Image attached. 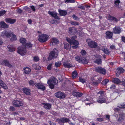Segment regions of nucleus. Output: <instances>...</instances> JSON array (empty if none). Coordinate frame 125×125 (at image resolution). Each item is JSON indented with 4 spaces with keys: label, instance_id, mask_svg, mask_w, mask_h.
Here are the masks:
<instances>
[{
    "label": "nucleus",
    "instance_id": "obj_1",
    "mask_svg": "<svg viewBox=\"0 0 125 125\" xmlns=\"http://www.w3.org/2000/svg\"><path fill=\"white\" fill-rule=\"evenodd\" d=\"M55 121L60 125H64V123H68L70 125H75V124L71 121L68 118L62 117L60 118H57L56 119Z\"/></svg>",
    "mask_w": 125,
    "mask_h": 125
},
{
    "label": "nucleus",
    "instance_id": "obj_2",
    "mask_svg": "<svg viewBox=\"0 0 125 125\" xmlns=\"http://www.w3.org/2000/svg\"><path fill=\"white\" fill-rule=\"evenodd\" d=\"M97 94L98 95H99L97 100L98 102L102 104L106 102V97L104 95V91L102 90L99 91L97 93Z\"/></svg>",
    "mask_w": 125,
    "mask_h": 125
},
{
    "label": "nucleus",
    "instance_id": "obj_3",
    "mask_svg": "<svg viewBox=\"0 0 125 125\" xmlns=\"http://www.w3.org/2000/svg\"><path fill=\"white\" fill-rule=\"evenodd\" d=\"M58 52L57 49L56 48L54 49L53 51L50 53L48 58V60H50L57 58L58 55Z\"/></svg>",
    "mask_w": 125,
    "mask_h": 125
},
{
    "label": "nucleus",
    "instance_id": "obj_4",
    "mask_svg": "<svg viewBox=\"0 0 125 125\" xmlns=\"http://www.w3.org/2000/svg\"><path fill=\"white\" fill-rule=\"evenodd\" d=\"M66 40L69 43L75 45V46H72L73 48L75 49L78 47L77 46L79 45V43L77 41L73 39H72V40H71L68 37L66 38Z\"/></svg>",
    "mask_w": 125,
    "mask_h": 125
},
{
    "label": "nucleus",
    "instance_id": "obj_5",
    "mask_svg": "<svg viewBox=\"0 0 125 125\" xmlns=\"http://www.w3.org/2000/svg\"><path fill=\"white\" fill-rule=\"evenodd\" d=\"M38 40L39 42H44L48 40L49 37L46 34L39 35L38 36Z\"/></svg>",
    "mask_w": 125,
    "mask_h": 125
},
{
    "label": "nucleus",
    "instance_id": "obj_6",
    "mask_svg": "<svg viewBox=\"0 0 125 125\" xmlns=\"http://www.w3.org/2000/svg\"><path fill=\"white\" fill-rule=\"evenodd\" d=\"M26 46L25 45H22L19 47L17 52L21 55H25L26 52Z\"/></svg>",
    "mask_w": 125,
    "mask_h": 125
},
{
    "label": "nucleus",
    "instance_id": "obj_7",
    "mask_svg": "<svg viewBox=\"0 0 125 125\" xmlns=\"http://www.w3.org/2000/svg\"><path fill=\"white\" fill-rule=\"evenodd\" d=\"M86 42L88 43L89 46L91 48H95L97 46V44L96 42L92 41L90 39H87Z\"/></svg>",
    "mask_w": 125,
    "mask_h": 125
},
{
    "label": "nucleus",
    "instance_id": "obj_8",
    "mask_svg": "<svg viewBox=\"0 0 125 125\" xmlns=\"http://www.w3.org/2000/svg\"><path fill=\"white\" fill-rule=\"evenodd\" d=\"M13 105L16 107L22 106L23 105V104L22 101L19 99L14 100L13 101Z\"/></svg>",
    "mask_w": 125,
    "mask_h": 125
},
{
    "label": "nucleus",
    "instance_id": "obj_9",
    "mask_svg": "<svg viewBox=\"0 0 125 125\" xmlns=\"http://www.w3.org/2000/svg\"><path fill=\"white\" fill-rule=\"evenodd\" d=\"M1 35L3 37H6L9 38L11 36V35H13V33L8 32L7 31L5 30L1 33Z\"/></svg>",
    "mask_w": 125,
    "mask_h": 125
},
{
    "label": "nucleus",
    "instance_id": "obj_10",
    "mask_svg": "<svg viewBox=\"0 0 125 125\" xmlns=\"http://www.w3.org/2000/svg\"><path fill=\"white\" fill-rule=\"evenodd\" d=\"M48 13L55 19L59 20L60 19L57 15V13L54 11H48Z\"/></svg>",
    "mask_w": 125,
    "mask_h": 125
},
{
    "label": "nucleus",
    "instance_id": "obj_11",
    "mask_svg": "<svg viewBox=\"0 0 125 125\" xmlns=\"http://www.w3.org/2000/svg\"><path fill=\"white\" fill-rule=\"evenodd\" d=\"M55 95L56 97L60 98H64L65 97L64 94L61 92H57L55 94Z\"/></svg>",
    "mask_w": 125,
    "mask_h": 125
},
{
    "label": "nucleus",
    "instance_id": "obj_12",
    "mask_svg": "<svg viewBox=\"0 0 125 125\" xmlns=\"http://www.w3.org/2000/svg\"><path fill=\"white\" fill-rule=\"evenodd\" d=\"M108 19L110 21H113L115 23L119 21V20L115 17L112 16L109 14L108 16Z\"/></svg>",
    "mask_w": 125,
    "mask_h": 125
},
{
    "label": "nucleus",
    "instance_id": "obj_13",
    "mask_svg": "<svg viewBox=\"0 0 125 125\" xmlns=\"http://www.w3.org/2000/svg\"><path fill=\"white\" fill-rule=\"evenodd\" d=\"M35 84V86L38 89H41L42 91H44L46 89L45 86L40 83H37Z\"/></svg>",
    "mask_w": 125,
    "mask_h": 125
},
{
    "label": "nucleus",
    "instance_id": "obj_14",
    "mask_svg": "<svg viewBox=\"0 0 125 125\" xmlns=\"http://www.w3.org/2000/svg\"><path fill=\"white\" fill-rule=\"evenodd\" d=\"M59 42V41L57 39L55 38H53L51 41V45L54 46L58 43Z\"/></svg>",
    "mask_w": 125,
    "mask_h": 125
},
{
    "label": "nucleus",
    "instance_id": "obj_15",
    "mask_svg": "<svg viewBox=\"0 0 125 125\" xmlns=\"http://www.w3.org/2000/svg\"><path fill=\"white\" fill-rule=\"evenodd\" d=\"M121 31V29L119 27L116 26L113 29V32L115 34L120 33Z\"/></svg>",
    "mask_w": 125,
    "mask_h": 125
},
{
    "label": "nucleus",
    "instance_id": "obj_16",
    "mask_svg": "<svg viewBox=\"0 0 125 125\" xmlns=\"http://www.w3.org/2000/svg\"><path fill=\"white\" fill-rule=\"evenodd\" d=\"M106 39H111L113 35V33L109 31H107L106 32Z\"/></svg>",
    "mask_w": 125,
    "mask_h": 125
},
{
    "label": "nucleus",
    "instance_id": "obj_17",
    "mask_svg": "<svg viewBox=\"0 0 125 125\" xmlns=\"http://www.w3.org/2000/svg\"><path fill=\"white\" fill-rule=\"evenodd\" d=\"M22 91L23 93L27 95H29L30 94V89L26 87L23 88Z\"/></svg>",
    "mask_w": 125,
    "mask_h": 125
},
{
    "label": "nucleus",
    "instance_id": "obj_18",
    "mask_svg": "<svg viewBox=\"0 0 125 125\" xmlns=\"http://www.w3.org/2000/svg\"><path fill=\"white\" fill-rule=\"evenodd\" d=\"M72 94L75 97H78L82 96L83 95V93H82L73 91L72 93Z\"/></svg>",
    "mask_w": 125,
    "mask_h": 125
},
{
    "label": "nucleus",
    "instance_id": "obj_19",
    "mask_svg": "<svg viewBox=\"0 0 125 125\" xmlns=\"http://www.w3.org/2000/svg\"><path fill=\"white\" fill-rule=\"evenodd\" d=\"M97 57L98 58H97L94 61L95 63H97V64H101V63L102 61L101 60V57L100 55H98Z\"/></svg>",
    "mask_w": 125,
    "mask_h": 125
},
{
    "label": "nucleus",
    "instance_id": "obj_20",
    "mask_svg": "<svg viewBox=\"0 0 125 125\" xmlns=\"http://www.w3.org/2000/svg\"><path fill=\"white\" fill-rule=\"evenodd\" d=\"M125 117V114H119V117L118 119V121L119 122H122L124 120Z\"/></svg>",
    "mask_w": 125,
    "mask_h": 125
},
{
    "label": "nucleus",
    "instance_id": "obj_21",
    "mask_svg": "<svg viewBox=\"0 0 125 125\" xmlns=\"http://www.w3.org/2000/svg\"><path fill=\"white\" fill-rule=\"evenodd\" d=\"M7 23L10 24H13L16 21L15 19H12L10 18H6L5 19Z\"/></svg>",
    "mask_w": 125,
    "mask_h": 125
},
{
    "label": "nucleus",
    "instance_id": "obj_22",
    "mask_svg": "<svg viewBox=\"0 0 125 125\" xmlns=\"http://www.w3.org/2000/svg\"><path fill=\"white\" fill-rule=\"evenodd\" d=\"M88 62L89 61L88 60L86 59L85 58L82 56L80 63L86 64H87Z\"/></svg>",
    "mask_w": 125,
    "mask_h": 125
},
{
    "label": "nucleus",
    "instance_id": "obj_23",
    "mask_svg": "<svg viewBox=\"0 0 125 125\" xmlns=\"http://www.w3.org/2000/svg\"><path fill=\"white\" fill-rule=\"evenodd\" d=\"M0 85L3 89H8L7 85L2 80H0Z\"/></svg>",
    "mask_w": 125,
    "mask_h": 125
},
{
    "label": "nucleus",
    "instance_id": "obj_24",
    "mask_svg": "<svg viewBox=\"0 0 125 125\" xmlns=\"http://www.w3.org/2000/svg\"><path fill=\"white\" fill-rule=\"evenodd\" d=\"M59 12L60 15L61 16H65L67 14V12L66 10H59Z\"/></svg>",
    "mask_w": 125,
    "mask_h": 125
},
{
    "label": "nucleus",
    "instance_id": "obj_25",
    "mask_svg": "<svg viewBox=\"0 0 125 125\" xmlns=\"http://www.w3.org/2000/svg\"><path fill=\"white\" fill-rule=\"evenodd\" d=\"M44 108L46 109H50L51 107V105L49 103H43Z\"/></svg>",
    "mask_w": 125,
    "mask_h": 125
},
{
    "label": "nucleus",
    "instance_id": "obj_26",
    "mask_svg": "<svg viewBox=\"0 0 125 125\" xmlns=\"http://www.w3.org/2000/svg\"><path fill=\"white\" fill-rule=\"evenodd\" d=\"M112 82L114 83L118 84L120 83L121 81L118 78H113Z\"/></svg>",
    "mask_w": 125,
    "mask_h": 125
},
{
    "label": "nucleus",
    "instance_id": "obj_27",
    "mask_svg": "<svg viewBox=\"0 0 125 125\" xmlns=\"http://www.w3.org/2000/svg\"><path fill=\"white\" fill-rule=\"evenodd\" d=\"M8 48L9 49V51L10 52H12L15 50L14 47L12 45H9Z\"/></svg>",
    "mask_w": 125,
    "mask_h": 125
},
{
    "label": "nucleus",
    "instance_id": "obj_28",
    "mask_svg": "<svg viewBox=\"0 0 125 125\" xmlns=\"http://www.w3.org/2000/svg\"><path fill=\"white\" fill-rule=\"evenodd\" d=\"M4 64L5 65L11 68L12 67V65L9 63V62L7 60H4L3 61Z\"/></svg>",
    "mask_w": 125,
    "mask_h": 125
},
{
    "label": "nucleus",
    "instance_id": "obj_29",
    "mask_svg": "<svg viewBox=\"0 0 125 125\" xmlns=\"http://www.w3.org/2000/svg\"><path fill=\"white\" fill-rule=\"evenodd\" d=\"M109 82L108 79H105L103 80L101 83L102 85L105 86L106 85L107 83Z\"/></svg>",
    "mask_w": 125,
    "mask_h": 125
},
{
    "label": "nucleus",
    "instance_id": "obj_30",
    "mask_svg": "<svg viewBox=\"0 0 125 125\" xmlns=\"http://www.w3.org/2000/svg\"><path fill=\"white\" fill-rule=\"evenodd\" d=\"M9 27V25L5 23L2 21L1 28H8Z\"/></svg>",
    "mask_w": 125,
    "mask_h": 125
},
{
    "label": "nucleus",
    "instance_id": "obj_31",
    "mask_svg": "<svg viewBox=\"0 0 125 125\" xmlns=\"http://www.w3.org/2000/svg\"><path fill=\"white\" fill-rule=\"evenodd\" d=\"M77 71H74L72 73V77L74 79L76 78L77 76Z\"/></svg>",
    "mask_w": 125,
    "mask_h": 125
},
{
    "label": "nucleus",
    "instance_id": "obj_32",
    "mask_svg": "<svg viewBox=\"0 0 125 125\" xmlns=\"http://www.w3.org/2000/svg\"><path fill=\"white\" fill-rule=\"evenodd\" d=\"M125 71H115L116 75L117 77H118L121 73H124Z\"/></svg>",
    "mask_w": 125,
    "mask_h": 125
},
{
    "label": "nucleus",
    "instance_id": "obj_33",
    "mask_svg": "<svg viewBox=\"0 0 125 125\" xmlns=\"http://www.w3.org/2000/svg\"><path fill=\"white\" fill-rule=\"evenodd\" d=\"M63 66L66 68H69L71 67L72 66V65L69 63H65L63 64Z\"/></svg>",
    "mask_w": 125,
    "mask_h": 125
},
{
    "label": "nucleus",
    "instance_id": "obj_34",
    "mask_svg": "<svg viewBox=\"0 0 125 125\" xmlns=\"http://www.w3.org/2000/svg\"><path fill=\"white\" fill-rule=\"evenodd\" d=\"M29 83L30 85L32 86L35 85V84L37 83H34L33 81L32 80H31L28 82Z\"/></svg>",
    "mask_w": 125,
    "mask_h": 125
},
{
    "label": "nucleus",
    "instance_id": "obj_35",
    "mask_svg": "<svg viewBox=\"0 0 125 125\" xmlns=\"http://www.w3.org/2000/svg\"><path fill=\"white\" fill-rule=\"evenodd\" d=\"M82 56H80V57L79 56H76L75 57V59L76 60L79 62L80 63L81 62V59Z\"/></svg>",
    "mask_w": 125,
    "mask_h": 125
},
{
    "label": "nucleus",
    "instance_id": "obj_36",
    "mask_svg": "<svg viewBox=\"0 0 125 125\" xmlns=\"http://www.w3.org/2000/svg\"><path fill=\"white\" fill-rule=\"evenodd\" d=\"M118 107L120 108H125V103L119 104Z\"/></svg>",
    "mask_w": 125,
    "mask_h": 125
},
{
    "label": "nucleus",
    "instance_id": "obj_37",
    "mask_svg": "<svg viewBox=\"0 0 125 125\" xmlns=\"http://www.w3.org/2000/svg\"><path fill=\"white\" fill-rule=\"evenodd\" d=\"M20 42L22 43H25L26 42V40L25 39L23 38H21L20 39Z\"/></svg>",
    "mask_w": 125,
    "mask_h": 125
},
{
    "label": "nucleus",
    "instance_id": "obj_38",
    "mask_svg": "<svg viewBox=\"0 0 125 125\" xmlns=\"http://www.w3.org/2000/svg\"><path fill=\"white\" fill-rule=\"evenodd\" d=\"M70 23L72 25H74L75 26L78 25L79 24V23L76 21H71Z\"/></svg>",
    "mask_w": 125,
    "mask_h": 125
},
{
    "label": "nucleus",
    "instance_id": "obj_39",
    "mask_svg": "<svg viewBox=\"0 0 125 125\" xmlns=\"http://www.w3.org/2000/svg\"><path fill=\"white\" fill-rule=\"evenodd\" d=\"M94 80H95V81H96L98 83L101 82V81L102 80V78H97V79H94Z\"/></svg>",
    "mask_w": 125,
    "mask_h": 125
},
{
    "label": "nucleus",
    "instance_id": "obj_40",
    "mask_svg": "<svg viewBox=\"0 0 125 125\" xmlns=\"http://www.w3.org/2000/svg\"><path fill=\"white\" fill-rule=\"evenodd\" d=\"M11 36H12V37H11L10 39V40L11 41H13L16 40L17 38L15 35H14L13 33V35H11Z\"/></svg>",
    "mask_w": 125,
    "mask_h": 125
},
{
    "label": "nucleus",
    "instance_id": "obj_41",
    "mask_svg": "<svg viewBox=\"0 0 125 125\" xmlns=\"http://www.w3.org/2000/svg\"><path fill=\"white\" fill-rule=\"evenodd\" d=\"M79 81L83 83H85V80L83 78H82L81 77H79Z\"/></svg>",
    "mask_w": 125,
    "mask_h": 125
},
{
    "label": "nucleus",
    "instance_id": "obj_42",
    "mask_svg": "<svg viewBox=\"0 0 125 125\" xmlns=\"http://www.w3.org/2000/svg\"><path fill=\"white\" fill-rule=\"evenodd\" d=\"M97 71L98 73L101 74H102L103 75H105L106 73V71Z\"/></svg>",
    "mask_w": 125,
    "mask_h": 125
},
{
    "label": "nucleus",
    "instance_id": "obj_43",
    "mask_svg": "<svg viewBox=\"0 0 125 125\" xmlns=\"http://www.w3.org/2000/svg\"><path fill=\"white\" fill-rule=\"evenodd\" d=\"M70 45L69 44L66 43H64V48L66 49H68Z\"/></svg>",
    "mask_w": 125,
    "mask_h": 125
},
{
    "label": "nucleus",
    "instance_id": "obj_44",
    "mask_svg": "<svg viewBox=\"0 0 125 125\" xmlns=\"http://www.w3.org/2000/svg\"><path fill=\"white\" fill-rule=\"evenodd\" d=\"M55 65L56 67H58L60 66L61 64L60 62H57L55 63Z\"/></svg>",
    "mask_w": 125,
    "mask_h": 125
},
{
    "label": "nucleus",
    "instance_id": "obj_45",
    "mask_svg": "<svg viewBox=\"0 0 125 125\" xmlns=\"http://www.w3.org/2000/svg\"><path fill=\"white\" fill-rule=\"evenodd\" d=\"M93 84L94 86H97L98 85V83L96 81H95V80H94V79L93 80Z\"/></svg>",
    "mask_w": 125,
    "mask_h": 125
},
{
    "label": "nucleus",
    "instance_id": "obj_46",
    "mask_svg": "<svg viewBox=\"0 0 125 125\" xmlns=\"http://www.w3.org/2000/svg\"><path fill=\"white\" fill-rule=\"evenodd\" d=\"M39 59L37 56H35L33 57V60L35 62H37L39 60Z\"/></svg>",
    "mask_w": 125,
    "mask_h": 125
},
{
    "label": "nucleus",
    "instance_id": "obj_47",
    "mask_svg": "<svg viewBox=\"0 0 125 125\" xmlns=\"http://www.w3.org/2000/svg\"><path fill=\"white\" fill-rule=\"evenodd\" d=\"M95 70H105L104 68H103L102 67H99L96 68V69Z\"/></svg>",
    "mask_w": 125,
    "mask_h": 125
},
{
    "label": "nucleus",
    "instance_id": "obj_48",
    "mask_svg": "<svg viewBox=\"0 0 125 125\" xmlns=\"http://www.w3.org/2000/svg\"><path fill=\"white\" fill-rule=\"evenodd\" d=\"M104 53H105L106 54H108L109 53V51L106 48H105V50H104Z\"/></svg>",
    "mask_w": 125,
    "mask_h": 125
},
{
    "label": "nucleus",
    "instance_id": "obj_49",
    "mask_svg": "<svg viewBox=\"0 0 125 125\" xmlns=\"http://www.w3.org/2000/svg\"><path fill=\"white\" fill-rule=\"evenodd\" d=\"M6 11L2 10L0 12V16H2L6 13Z\"/></svg>",
    "mask_w": 125,
    "mask_h": 125
},
{
    "label": "nucleus",
    "instance_id": "obj_50",
    "mask_svg": "<svg viewBox=\"0 0 125 125\" xmlns=\"http://www.w3.org/2000/svg\"><path fill=\"white\" fill-rule=\"evenodd\" d=\"M73 19L76 20H79V19L75 15L73 14Z\"/></svg>",
    "mask_w": 125,
    "mask_h": 125
},
{
    "label": "nucleus",
    "instance_id": "obj_51",
    "mask_svg": "<svg viewBox=\"0 0 125 125\" xmlns=\"http://www.w3.org/2000/svg\"><path fill=\"white\" fill-rule=\"evenodd\" d=\"M75 2L74 0H65V2L74 3Z\"/></svg>",
    "mask_w": 125,
    "mask_h": 125
},
{
    "label": "nucleus",
    "instance_id": "obj_52",
    "mask_svg": "<svg viewBox=\"0 0 125 125\" xmlns=\"http://www.w3.org/2000/svg\"><path fill=\"white\" fill-rule=\"evenodd\" d=\"M10 111H14L15 110L14 107L13 106H10L9 108Z\"/></svg>",
    "mask_w": 125,
    "mask_h": 125
},
{
    "label": "nucleus",
    "instance_id": "obj_53",
    "mask_svg": "<svg viewBox=\"0 0 125 125\" xmlns=\"http://www.w3.org/2000/svg\"><path fill=\"white\" fill-rule=\"evenodd\" d=\"M116 86L115 84H113L111 86L110 88L111 89H115V88Z\"/></svg>",
    "mask_w": 125,
    "mask_h": 125
},
{
    "label": "nucleus",
    "instance_id": "obj_54",
    "mask_svg": "<svg viewBox=\"0 0 125 125\" xmlns=\"http://www.w3.org/2000/svg\"><path fill=\"white\" fill-rule=\"evenodd\" d=\"M78 8H80L81 9L83 10H84L85 9V8L82 5L79 6L78 7Z\"/></svg>",
    "mask_w": 125,
    "mask_h": 125
},
{
    "label": "nucleus",
    "instance_id": "obj_55",
    "mask_svg": "<svg viewBox=\"0 0 125 125\" xmlns=\"http://www.w3.org/2000/svg\"><path fill=\"white\" fill-rule=\"evenodd\" d=\"M81 53L82 55H83L85 54L86 52L85 50H83L81 52Z\"/></svg>",
    "mask_w": 125,
    "mask_h": 125
},
{
    "label": "nucleus",
    "instance_id": "obj_56",
    "mask_svg": "<svg viewBox=\"0 0 125 125\" xmlns=\"http://www.w3.org/2000/svg\"><path fill=\"white\" fill-rule=\"evenodd\" d=\"M50 88L51 89H53L54 87V85L52 83L49 85Z\"/></svg>",
    "mask_w": 125,
    "mask_h": 125
},
{
    "label": "nucleus",
    "instance_id": "obj_57",
    "mask_svg": "<svg viewBox=\"0 0 125 125\" xmlns=\"http://www.w3.org/2000/svg\"><path fill=\"white\" fill-rule=\"evenodd\" d=\"M54 81H53L52 80H48V82H47V83H48V84L49 85L50 84L52 83V82L54 83Z\"/></svg>",
    "mask_w": 125,
    "mask_h": 125
},
{
    "label": "nucleus",
    "instance_id": "obj_58",
    "mask_svg": "<svg viewBox=\"0 0 125 125\" xmlns=\"http://www.w3.org/2000/svg\"><path fill=\"white\" fill-rule=\"evenodd\" d=\"M26 45L29 48L31 47L32 46V45L30 43H27L26 44Z\"/></svg>",
    "mask_w": 125,
    "mask_h": 125
},
{
    "label": "nucleus",
    "instance_id": "obj_59",
    "mask_svg": "<svg viewBox=\"0 0 125 125\" xmlns=\"http://www.w3.org/2000/svg\"><path fill=\"white\" fill-rule=\"evenodd\" d=\"M41 68L40 66L39 65H38L36 66V67L35 68V70H40Z\"/></svg>",
    "mask_w": 125,
    "mask_h": 125
},
{
    "label": "nucleus",
    "instance_id": "obj_60",
    "mask_svg": "<svg viewBox=\"0 0 125 125\" xmlns=\"http://www.w3.org/2000/svg\"><path fill=\"white\" fill-rule=\"evenodd\" d=\"M97 120L99 122H101L103 121V119L102 118H98L97 119Z\"/></svg>",
    "mask_w": 125,
    "mask_h": 125
},
{
    "label": "nucleus",
    "instance_id": "obj_61",
    "mask_svg": "<svg viewBox=\"0 0 125 125\" xmlns=\"http://www.w3.org/2000/svg\"><path fill=\"white\" fill-rule=\"evenodd\" d=\"M110 48L112 49H115V46L113 45H111L110 47Z\"/></svg>",
    "mask_w": 125,
    "mask_h": 125
},
{
    "label": "nucleus",
    "instance_id": "obj_62",
    "mask_svg": "<svg viewBox=\"0 0 125 125\" xmlns=\"http://www.w3.org/2000/svg\"><path fill=\"white\" fill-rule=\"evenodd\" d=\"M23 70H31V69L30 68L28 67L24 68L23 69Z\"/></svg>",
    "mask_w": 125,
    "mask_h": 125
},
{
    "label": "nucleus",
    "instance_id": "obj_63",
    "mask_svg": "<svg viewBox=\"0 0 125 125\" xmlns=\"http://www.w3.org/2000/svg\"><path fill=\"white\" fill-rule=\"evenodd\" d=\"M121 39L122 41L125 43V37L124 36H122L121 37Z\"/></svg>",
    "mask_w": 125,
    "mask_h": 125
},
{
    "label": "nucleus",
    "instance_id": "obj_64",
    "mask_svg": "<svg viewBox=\"0 0 125 125\" xmlns=\"http://www.w3.org/2000/svg\"><path fill=\"white\" fill-rule=\"evenodd\" d=\"M122 84L123 85L125 86V80H124V81H122Z\"/></svg>",
    "mask_w": 125,
    "mask_h": 125
}]
</instances>
